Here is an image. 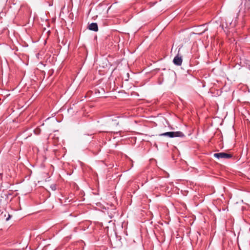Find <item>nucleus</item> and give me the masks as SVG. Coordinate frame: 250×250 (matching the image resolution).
I'll return each mask as SVG.
<instances>
[{
	"instance_id": "obj_1",
	"label": "nucleus",
	"mask_w": 250,
	"mask_h": 250,
	"mask_svg": "<svg viewBox=\"0 0 250 250\" xmlns=\"http://www.w3.org/2000/svg\"><path fill=\"white\" fill-rule=\"evenodd\" d=\"M160 136H167L170 138L174 137H184V134L181 131H170L161 133L159 135Z\"/></svg>"
},
{
	"instance_id": "obj_2",
	"label": "nucleus",
	"mask_w": 250,
	"mask_h": 250,
	"mask_svg": "<svg viewBox=\"0 0 250 250\" xmlns=\"http://www.w3.org/2000/svg\"><path fill=\"white\" fill-rule=\"evenodd\" d=\"M213 156L218 159H228L232 157L231 154L227 153L225 152L216 153L213 154Z\"/></svg>"
},
{
	"instance_id": "obj_3",
	"label": "nucleus",
	"mask_w": 250,
	"mask_h": 250,
	"mask_svg": "<svg viewBox=\"0 0 250 250\" xmlns=\"http://www.w3.org/2000/svg\"><path fill=\"white\" fill-rule=\"evenodd\" d=\"M173 63L178 66H180L181 65L182 63V59L181 57L177 55L175 56L173 60Z\"/></svg>"
},
{
	"instance_id": "obj_4",
	"label": "nucleus",
	"mask_w": 250,
	"mask_h": 250,
	"mask_svg": "<svg viewBox=\"0 0 250 250\" xmlns=\"http://www.w3.org/2000/svg\"><path fill=\"white\" fill-rule=\"evenodd\" d=\"M88 28L89 30L94 31H97L98 30V25L96 23L94 22L90 24L88 26Z\"/></svg>"
},
{
	"instance_id": "obj_5",
	"label": "nucleus",
	"mask_w": 250,
	"mask_h": 250,
	"mask_svg": "<svg viewBox=\"0 0 250 250\" xmlns=\"http://www.w3.org/2000/svg\"><path fill=\"white\" fill-rule=\"evenodd\" d=\"M115 124H116L117 125H119V122H117V123L116 122V123H115Z\"/></svg>"
},
{
	"instance_id": "obj_6",
	"label": "nucleus",
	"mask_w": 250,
	"mask_h": 250,
	"mask_svg": "<svg viewBox=\"0 0 250 250\" xmlns=\"http://www.w3.org/2000/svg\"><path fill=\"white\" fill-rule=\"evenodd\" d=\"M54 187H55V186H53V187H52V186H51V188H54Z\"/></svg>"
},
{
	"instance_id": "obj_7",
	"label": "nucleus",
	"mask_w": 250,
	"mask_h": 250,
	"mask_svg": "<svg viewBox=\"0 0 250 250\" xmlns=\"http://www.w3.org/2000/svg\"><path fill=\"white\" fill-rule=\"evenodd\" d=\"M54 187H55V186H53V187H52V186H51V188H54Z\"/></svg>"
},
{
	"instance_id": "obj_8",
	"label": "nucleus",
	"mask_w": 250,
	"mask_h": 250,
	"mask_svg": "<svg viewBox=\"0 0 250 250\" xmlns=\"http://www.w3.org/2000/svg\"><path fill=\"white\" fill-rule=\"evenodd\" d=\"M54 187H55V186H53V187H52V186H51V188H54Z\"/></svg>"
},
{
	"instance_id": "obj_9",
	"label": "nucleus",
	"mask_w": 250,
	"mask_h": 250,
	"mask_svg": "<svg viewBox=\"0 0 250 250\" xmlns=\"http://www.w3.org/2000/svg\"><path fill=\"white\" fill-rule=\"evenodd\" d=\"M54 187H55V186H53V187H52V186H51V188H54Z\"/></svg>"
}]
</instances>
